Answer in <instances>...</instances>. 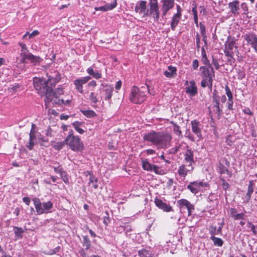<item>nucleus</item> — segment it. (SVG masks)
I'll list each match as a JSON object with an SVG mask.
<instances>
[{"mask_svg":"<svg viewBox=\"0 0 257 257\" xmlns=\"http://www.w3.org/2000/svg\"><path fill=\"white\" fill-rule=\"evenodd\" d=\"M33 85L38 93L42 97H45V105L46 108H48L54 96L53 89L48 86L47 81L44 78L34 77Z\"/></svg>","mask_w":257,"mask_h":257,"instance_id":"f257e3e1","label":"nucleus"},{"mask_svg":"<svg viewBox=\"0 0 257 257\" xmlns=\"http://www.w3.org/2000/svg\"><path fill=\"white\" fill-rule=\"evenodd\" d=\"M143 138L145 141L151 142L158 148H166L170 146L172 138L169 133L153 131L144 135Z\"/></svg>","mask_w":257,"mask_h":257,"instance_id":"f03ea898","label":"nucleus"},{"mask_svg":"<svg viewBox=\"0 0 257 257\" xmlns=\"http://www.w3.org/2000/svg\"><path fill=\"white\" fill-rule=\"evenodd\" d=\"M149 88L147 85L143 86L140 88L134 86L131 89L130 100L135 104H141L146 100Z\"/></svg>","mask_w":257,"mask_h":257,"instance_id":"7ed1b4c3","label":"nucleus"},{"mask_svg":"<svg viewBox=\"0 0 257 257\" xmlns=\"http://www.w3.org/2000/svg\"><path fill=\"white\" fill-rule=\"evenodd\" d=\"M65 143L74 152H81L84 149V145L80 138L78 136H74L72 131L69 132V134L65 138Z\"/></svg>","mask_w":257,"mask_h":257,"instance_id":"20e7f679","label":"nucleus"},{"mask_svg":"<svg viewBox=\"0 0 257 257\" xmlns=\"http://www.w3.org/2000/svg\"><path fill=\"white\" fill-rule=\"evenodd\" d=\"M32 200L38 214L51 212V210L53 207V204L50 201L42 203L38 198H34Z\"/></svg>","mask_w":257,"mask_h":257,"instance_id":"39448f33","label":"nucleus"},{"mask_svg":"<svg viewBox=\"0 0 257 257\" xmlns=\"http://www.w3.org/2000/svg\"><path fill=\"white\" fill-rule=\"evenodd\" d=\"M208 186V184L206 182L203 181H193L190 183L187 186V188L194 194H197L200 191L202 188Z\"/></svg>","mask_w":257,"mask_h":257,"instance_id":"423d86ee","label":"nucleus"},{"mask_svg":"<svg viewBox=\"0 0 257 257\" xmlns=\"http://www.w3.org/2000/svg\"><path fill=\"white\" fill-rule=\"evenodd\" d=\"M200 70L202 78L209 79L210 82L213 81V78L215 77V72L212 66H201Z\"/></svg>","mask_w":257,"mask_h":257,"instance_id":"0eeeda50","label":"nucleus"},{"mask_svg":"<svg viewBox=\"0 0 257 257\" xmlns=\"http://www.w3.org/2000/svg\"><path fill=\"white\" fill-rule=\"evenodd\" d=\"M91 79L90 76H85L76 79L74 81V84L76 90L81 94L83 93V85Z\"/></svg>","mask_w":257,"mask_h":257,"instance_id":"6e6552de","label":"nucleus"},{"mask_svg":"<svg viewBox=\"0 0 257 257\" xmlns=\"http://www.w3.org/2000/svg\"><path fill=\"white\" fill-rule=\"evenodd\" d=\"M21 56L22 58V61L24 63L26 62V59L30 61L31 63L35 64L40 62V57L35 56L31 53H21Z\"/></svg>","mask_w":257,"mask_h":257,"instance_id":"1a4fd4ad","label":"nucleus"},{"mask_svg":"<svg viewBox=\"0 0 257 257\" xmlns=\"http://www.w3.org/2000/svg\"><path fill=\"white\" fill-rule=\"evenodd\" d=\"M146 8L147 2L145 1H140L135 7V11L140 14H143L144 16H147L148 13V11H146Z\"/></svg>","mask_w":257,"mask_h":257,"instance_id":"9d476101","label":"nucleus"},{"mask_svg":"<svg viewBox=\"0 0 257 257\" xmlns=\"http://www.w3.org/2000/svg\"><path fill=\"white\" fill-rule=\"evenodd\" d=\"M244 39L247 41L248 45L251 47L257 52V37L253 34H248L244 35Z\"/></svg>","mask_w":257,"mask_h":257,"instance_id":"9b49d317","label":"nucleus"},{"mask_svg":"<svg viewBox=\"0 0 257 257\" xmlns=\"http://www.w3.org/2000/svg\"><path fill=\"white\" fill-rule=\"evenodd\" d=\"M163 3L161 11L163 16H165L167 13L174 6V0H162Z\"/></svg>","mask_w":257,"mask_h":257,"instance_id":"f8f14e48","label":"nucleus"},{"mask_svg":"<svg viewBox=\"0 0 257 257\" xmlns=\"http://www.w3.org/2000/svg\"><path fill=\"white\" fill-rule=\"evenodd\" d=\"M192 131L199 139L202 138L201 129L202 125L201 123L194 120L191 122Z\"/></svg>","mask_w":257,"mask_h":257,"instance_id":"ddd939ff","label":"nucleus"},{"mask_svg":"<svg viewBox=\"0 0 257 257\" xmlns=\"http://www.w3.org/2000/svg\"><path fill=\"white\" fill-rule=\"evenodd\" d=\"M178 202L179 203L181 209H183V208L187 209L188 215H190L191 210L194 209V206L186 199H181Z\"/></svg>","mask_w":257,"mask_h":257,"instance_id":"4468645a","label":"nucleus"},{"mask_svg":"<svg viewBox=\"0 0 257 257\" xmlns=\"http://www.w3.org/2000/svg\"><path fill=\"white\" fill-rule=\"evenodd\" d=\"M154 202L155 205L160 209L163 210L164 211L169 212L172 210V207L169 205L164 203L160 199L156 198Z\"/></svg>","mask_w":257,"mask_h":257,"instance_id":"2eb2a0df","label":"nucleus"},{"mask_svg":"<svg viewBox=\"0 0 257 257\" xmlns=\"http://www.w3.org/2000/svg\"><path fill=\"white\" fill-rule=\"evenodd\" d=\"M48 79L46 80L47 81V83H49L50 84V87H55V85L60 81L61 78L60 74L56 72L54 75H48Z\"/></svg>","mask_w":257,"mask_h":257,"instance_id":"dca6fc26","label":"nucleus"},{"mask_svg":"<svg viewBox=\"0 0 257 257\" xmlns=\"http://www.w3.org/2000/svg\"><path fill=\"white\" fill-rule=\"evenodd\" d=\"M186 92L190 96H194L197 93V88L194 81H190V85L186 88Z\"/></svg>","mask_w":257,"mask_h":257,"instance_id":"f3484780","label":"nucleus"},{"mask_svg":"<svg viewBox=\"0 0 257 257\" xmlns=\"http://www.w3.org/2000/svg\"><path fill=\"white\" fill-rule=\"evenodd\" d=\"M228 6L231 12L234 15L239 14V3L238 1H234L232 2L229 3Z\"/></svg>","mask_w":257,"mask_h":257,"instance_id":"a211bd4d","label":"nucleus"},{"mask_svg":"<svg viewBox=\"0 0 257 257\" xmlns=\"http://www.w3.org/2000/svg\"><path fill=\"white\" fill-rule=\"evenodd\" d=\"M117 6L116 0H114L113 3L111 4H106L104 6L99 7H95L94 8L95 10L97 11H101L103 12H106L109 10H111L114 8H115Z\"/></svg>","mask_w":257,"mask_h":257,"instance_id":"6ab92c4d","label":"nucleus"},{"mask_svg":"<svg viewBox=\"0 0 257 257\" xmlns=\"http://www.w3.org/2000/svg\"><path fill=\"white\" fill-rule=\"evenodd\" d=\"M150 7V14L157 20H158L160 16L159 6H151Z\"/></svg>","mask_w":257,"mask_h":257,"instance_id":"aec40b11","label":"nucleus"},{"mask_svg":"<svg viewBox=\"0 0 257 257\" xmlns=\"http://www.w3.org/2000/svg\"><path fill=\"white\" fill-rule=\"evenodd\" d=\"M219 96L213 93L212 102L214 103V107L216 108V113H217V115L220 116L221 115V112H222V109L219 107Z\"/></svg>","mask_w":257,"mask_h":257,"instance_id":"412c9836","label":"nucleus"},{"mask_svg":"<svg viewBox=\"0 0 257 257\" xmlns=\"http://www.w3.org/2000/svg\"><path fill=\"white\" fill-rule=\"evenodd\" d=\"M103 90L104 91L105 100H110L114 90L113 87L110 85H106Z\"/></svg>","mask_w":257,"mask_h":257,"instance_id":"4be33fe9","label":"nucleus"},{"mask_svg":"<svg viewBox=\"0 0 257 257\" xmlns=\"http://www.w3.org/2000/svg\"><path fill=\"white\" fill-rule=\"evenodd\" d=\"M87 73L90 75L92 76L94 78L98 79L101 78L102 74L101 73L94 71L93 68L92 67H88L86 70Z\"/></svg>","mask_w":257,"mask_h":257,"instance_id":"5701e85b","label":"nucleus"},{"mask_svg":"<svg viewBox=\"0 0 257 257\" xmlns=\"http://www.w3.org/2000/svg\"><path fill=\"white\" fill-rule=\"evenodd\" d=\"M168 71H165L164 72V75L168 78H172L174 77L176 74V68L175 67L171 66H168Z\"/></svg>","mask_w":257,"mask_h":257,"instance_id":"b1692460","label":"nucleus"},{"mask_svg":"<svg viewBox=\"0 0 257 257\" xmlns=\"http://www.w3.org/2000/svg\"><path fill=\"white\" fill-rule=\"evenodd\" d=\"M142 168L144 170L148 171H152V167L153 165L150 163L147 160H142Z\"/></svg>","mask_w":257,"mask_h":257,"instance_id":"393cba45","label":"nucleus"},{"mask_svg":"<svg viewBox=\"0 0 257 257\" xmlns=\"http://www.w3.org/2000/svg\"><path fill=\"white\" fill-rule=\"evenodd\" d=\"M97 183H98V179L95 175L89 177L88 184L89 185H90L91 184H92V187L95 189H97L98 187Z\"/></svg>","mask_w":257,"mask_h":257,"instance_id":"a878e982","label":"nucleus"},{"mask_svg":"<svg viewBox=\"0 0 257 257\" xmlns=\"http://www.w3.org/2000/svg\"><path fill=\"white\" fill-rule=\"evenodd\" d=\"M82 245L85 247L86 250L88 249L91 246V241L87 235L83 236Z\"/></svg>","mask_w":257,"mask_h":257,"instance_id":"bb28decb","label":"nucleus"},{"mask_svg":"<svg viewBox=\"0 0 257 257\" xmlns=\"http://www.w3.org/2000/svg\"><path fill=\"white\" fill-rule=\"evenodd\" d=\"M81 113L88 118H91L97 116L95 111L92 110H81Z\"/></svg>","mask_w":257,"mask_h":257,"instance_id":"cd10ccee","label":"nucleus"},{"mask_svg":"<svg viewBox=\"0 0 257 257\" xmlns=\"http://www.w3.org/2000/svg\"><path fill=\"white\" fill-rule=\"evenodd\" d=\"M138 255L140 257H153L151 252L146 249H142L139 250Z\"/></svg>","mask_w":257,"mask_h":257,"instance_id":"c85d7f7f","label":"nucleus"},{"mask_svg":"<svg viewBox=\"0 0 257 257\" xmlns=\"http://www.w3.org/2000/svg\"><path fill=\"white\" fill-rule=\"evenodd\" d=\"M88 100L93 103H97L98 102V99L97 98V94L94 92H91L89 95Z\"/></svg>","mask_w":257,"mask_h":257,"instance_id":"c756f323","label":"nucleus"},{"mask_svg":"<svg viewBox=\"0 0 257 257\" xmlns=\"http://www.w3.org/2000/svg\"><path fill=\"white\" fill-rule=\"evenodd\" d=\"M81 124V123L78 121H75L72 123V125L75 130L79 134H83L84 133V131L80 127Z\"/></svg>","mask_w":257,"mask_h":257,"instance_id":"7c9ffc66","label":"nucleus"},{"mask_svg":"<svg viewBox=\"0 0 257 257\" xmlns=\"http://www.w3.org/2000/svg\"><path fill=\"white\" fill-rule=\"evenodd\" d=\"M54 166L52 167L54 169V172L58 174H60L62 173L63 171H64L63 168L61 165H60L58 162H55L54 163Z\"/></svg>","mask_w":257,"mask_h":257,"instance_id":"2f4dec72","label":"nucleus"},{"mask_svg":"<svg viewBox=\"0 0 257 257\" xmlns=\"http://www.w3.org/2000/svg\"><path fill=\"white\" fill-rule=\"evenodd\" d=\"M237 48L236 47L234 46V42L233 41L228 40L225 42V49L230 51H232L233 48Z\"/></svg>","mask_w":257,"mask_h":257,"instance_id":"473e14b6","label":"nucleus"},{"mask_svg":"<svg viewBox=\"0 0 257 257\" xmlns=\"http://www.w3.org/2000/svg\"><path fill=\"white\" fill-rule=\"evenodd\" d=\"M203 80L201 82V85L202 87H206V86H208L209 88H211L212 86V81L210 82L209 81V79L202 78Z\"/></svg>","mask_w":257,"mask_h":257,"instance_id":"72a5a7b5","label":"nucleus"},{"mask_svg":"<svg viewBox=\"0 0 257 257\" xmlns=\"http://www.w3.org/2000/svg\"><path fill=\"white\" fill-rule=\"evenodd\" d=\"M61 179L66 184H69V179L67 173L65 171H63L60 174Z\"/></svg>","mask_w":257,"mask_h":257,"instance_id":"f704fd0d","label":"nucleus"},{"mask_svg":"<svg viewBox=\"0 0 257 257\" xmlns=\"http://www.w3.org/2000/svg\"><path fill=\"white\" fill-rule=\"evenodd\" d=\"M211 239L213 241L214 245L218 246H221L222 245L223 241L221 238L212 236Z\"/></svg>","mask_w":257,"mask_h":257,"instance_id":"c9c22d12","label":"nucleus"},{"mask_svg":"<svg viewBox=\"0 0 257 257\" xmlns=\"http://www.w3.org/2000/svg\"><path fill=\"white\" fill-rule=\"evenodd\" d=\"M253 192V185L252 181H250L249 182V184L248 186V190L246 194V197H247L248 199H249L251 195Z\"/></svg>","mask_w":257,"mask_h":257,"instance_id":"e433bc0d","label":"nucleus"},{"mask_svg":"<svg viewBox=\"0 0 257 257\" xmlns=\"http://www.w3.org/2000/svg\"><path fill=\"white\" fill-rule=\"evenodd\" d=\"M152 169V171H154L156 174L163 175L164 174V170L157 165H153Z\"/></svg>","mask_w":257,"mask_h":257,"instance_id":"4c0bfd02","label":"nucleus"},{"mask_svg":"<svg viewBox=\"0 0 257 257\" xmlns=\"http://www.w3.org/2000/svg\"><path fill=\"white\" fill-rule=\"evenodd\" d=\"M66 145L65 140L63 142H57L53 145V148L58 151L62 149L63 147Z\"/></svg>","mask_w":257,"mask_h":257,"instance_id":"58836bf2","label":"nucleus"},{"mask_svg":"<svg viewBox=\"0 0 257 257\" xmlns=\"http://www.w3.org/2000/svg\"><path fill=\"white\" fill-rule=\"evenodd\" d=\"M188 170L185 168L184 165H182L180 167V169L178 171V173L181 176L184 177L187 174Z\"/></svg>","mask_w":257,"mask_h":257,"instance_id":"ea45409f","label":"nucleus"},{"mask_svg":"<svg viewBox=\"0 0 257 257\" xmlns=\"http://www.w3.org/2000/svg\"><path fill=\"white\" fill-rule=\"evenodd\" d=\"M192 14L194 16V23L197 26H198V17H197V12L196 10V7H193L192 10Z\"/></svg>","mask_w":257,"mask_h":257,"instance_id":"a19ab883","label":"nucleus"},{"mask_svg":"<svg viewBox=\"0 0 257 257\" xmlns=\"http://www.w3.org/2000/svg\"><path fill=\"white\" fill-rule=\"evenodd\" d=\"M192 157L193 155L191 152H188L185 154V159L187 162H191L193 160Z\"/></svg>","mask_w":257,"mask_h":257,"instance_id":"79ce46f5","label":"nucleus"},{"mask_svg":"<svg viewBox=\"0 0 257 257\" xmlns=\"http://www.w3.org/2000/svg\"><path fill=\"white\" fill-rule=\"evenodd\" d=\"M79 253L82 257H101L100 255H91L89 256L86 253L84 248H81L79 251Z\"/></svg>","mask_w":257,"mask_h":257,"instance_id":"37998d69","label":"nucleus"},{"mask_svg":"<svg viewBox=\"0 0 257 257\" xmlns=\"http://www.w3.org/2000/svg\"><path fill=\"white\" fill-rule=\"evenodd\" d=\"M38 141L41 146L47 147L45 144L49 142L48 139H46L43 137H40L38 138Z\"/></svg>","mask_w":257,"mask_h":257,"instance_id":"c03bdc74","label":"nucleus"},{"mask_svg":"<svg viewBox=\"0 0 257 257\" xmlns=\"http://www.w3.org/2000/svg\"><path fill=\"white\" fill-rule=\"evenodd\" d=\"M177 25V14H175L173 17L172 22L171 23L172 29L174 30Z\"/></svg>","mask_w":257,"mask_h":257,"instance_id":"a18cd8bd","label":"nucleus"},{"mask_svg":"<svg viewBox=\"0 0 257 257\" xmlns=\"http://www.w3.org/2000/svg\"><path fill=\"white\" fill-rule=\"evenodd\" d=\"M218 169L219 173L221 174H224L226 172H228V170L222 164H219Z\"/></svg>","mask_w":257,"mask_h":257,"instance_id":"49530a36","label":"nucleus"},{"mask_svg":"<svg viewBox=\"0 0 257 257\" xmlns=\"http://www.w3.org/2000/svg\"><path fill=\"white\" fill-rule=\"evenodd\" d=\"M36 139L35 131L32 128L29 134V140L34 141Z\"/></svg>","mask_w":257,"mask_h":257,"instance_id":"de8ad7c7","label":"nucleus"},{"mask_svg":"<svg viewBox=\"0 0 257 257\" xmlns=\"http://www.w3.org/2000/svg\"><path fill=\"white\" fill-rule=\"evenodd\" d=\"M19 45L22 48V50H21L22 53H28L29 50H28V49L27 47V46L25 44L21 43L19 44Z\"/></svg>","mask_w":257,"mask_h":257,"instance_id":"09e8293b","label":"nucleus"},{"mask_svg":"<svg viewBox=\"0 0 257 257\" xmlns=\"http://www.w3.org/2000/svg\"><path fill=\"white\" fill-rule=\"evenodd\" d=\"M202 62L206 65L205 66H211V64L208 60L207 56L204 57H202L201 58Z\"/></svg>","mask_w":257,"mask_h":257,"instance_id":"8fccbe9b","label":"nucleus"},{"mask_svg":"<svg viewBox=\"0 0 257 257\" xmlns=\"http://www.w3.org/2000/svg\"><path fill=\"white\" fill-rule=\"evenodd\" d=\"M248 226L251 228V231L254 235L257 234V230H255V226L254 225L249 222L248 223Z\"/></svg>","mask_w":257,"mask_h":257,"instance_id":"3c124183","label":"nucleus"},{"mask_svg":"<svg viewBox=\"0 0 257 257\" xmlns=\"http://www.w3.org/2000/svg\"><path fill=\"white\" fill-rule=\"evenodd\" d=\"M224 52L226 56L228 57H230L231 59L233 58V52L232 51H230L225 49Z\"/></svg>","mask_w":257,"mask_h":257,"instance_id":"603ef678","label":"nucleus"},{"mask_svg":"<svg viewBox=\"0 0 257 257\" xmlns=\"http://www.w3.org/2000/svg\"><path fill=\"white\" fill-rule=\"evenodd\" d=\"M245 215L243 213H237L235 215L234 219L235 220L244 219Z\"/></svg>","mask_w":257,"mask_h":257,"instance_id":"864d4df0","label":"nucleus"},{"mask_svg":"<svg viewBox=\"0 0 257 257\" xmlns=\"http://www.w3.org/2000/svg\"><path fill=\"white\" fill-rule=\"evenodd\" d=\"M60 250V246H58L56 247H55L54 249L51 250L50 251V252L48 253V254L50 255H53L54 254H55L56 253L59 252Z\"/></svg>","mask_w":257,"mask_h":257,"instance_id":"5fc2aeb1","label":"nucleus"},{"mask_svg":"<svg viewBox=\"0 0 257 257\" xmlns=\"http://www.w3.org/2000/svg\"><path fill=\"white\" fill-rule=\"evenodd\" d=\"M34 145H35L34 141H31L29 140V142L26 146L29 149V150H32L34 148Z\"/></svg>","mask_w":257,"mask_h":257,"instance_id":"6e6d98bb","label":"nucleus"},{"mask_svg":"<svg viewBox=\"0 0 257 257\" xmlns=\"http://www.w3.org/2000/svg\"><path fill=\"white\" fill-rule=\"evenodd\" d=\"M40 34V32L38 30H34L32 33H29V39H32L35 36H38Z\"/></svg>","mask_w":257,"mask_h":257,"instance_id":"4d7b16f0","label":"nucleus"},{"mask_svg":"<svg viewBox=\"0 0 257 257\" xmlns=\"http://www.w3.org/2000/svg\"><path fill=\"white\" fill-rule=\"evenodd\" d=\"M60 100H61V99H59L58 98L56 95H55V93L54 92V98H53L51 102L53 101V103L54 104H60Z\"/></svg>","mask_w":257,"mask_h":257,"instance_id":"13d9d810","label":"nucleus"},{"mask_svg":"<svg viewBox=\"0 0 257 257\" xmlns=\"http://www.w3.org/2000/svg\"><path fill=\"white\" fill-rule=\"evenodd\" d=\"M212 64L214 65L216 69H218L219 68L220 65H219L216 59H215L213 57L212 61Z\"/></svg>","mask_w":257,"mask_h":257,"instance_id":"bf43d9fd","label":"nucleus"},{"mask_svg":"<svg viewBox=\"0 0 257 257\" xmlns=\"http://www.w3.org/2000/svg\"><path fill=\"white\" fill-rule=\"evenodd\" d=\"M199 66V62L197 59H195L192 62V67L194 69H196Z\"/></svg>","mask_w":257,"mask_h":257,"instance_id":"052dcab7","label":"nucleus"},{"mask_svg":"<svg viewBox=\"0 0 257 257\" xmlns=\"http://www.w3.org/2000/svg\"><path fill=\"white\" fill-rule=\"evenodd\" d=\"M200 31L202 36H204L205 34V26L202 24L201 23H200Z\"/></svg>","mask_w":257,"mask_h":257,"instance_id":"680f3d73","label":"nucleus"},{"mask_svg":"<svg viewBox=\"0 0 257 257\" xmlns=\"http://www.w3.org/2000/svg\"><path fill=\"white\" fill-rule=\"evenodd\" d=\"M110 221V219L109 216H105L103 218V223L107 226L108 223Z\"/></svg>","mask_w":257,"mask_h":257,"instance_id":"e2e57ef3","label":"nucleus"},{"mask_svg":"<svg viewBox=\"0 0 257 257\" xmlns=\"http://www.w3.org/2000/svg\"><path fill=\"white\" fill-rule=\"evenodd\" d=\"M125 229V226H119L117 227L116 228V231L118 233H121Z\"/></svg>","mask_w":257,"mask_h":257,"instance_id":"0e129e2a","label":"nucleus"},{"mask_svg":"<svg viewBox=\"0 0 257 257\" xmlns=\"http://www.w3.org/2000/svg\"><path fill=\"white\" fill-rule=\"evenodd\" d=\"M71 102V100H67L65 101L63 99H61L60 103L59 105H69Z\"/></svg>","mask_w":257,"mask_h":257,"instance_id":"69168bd1","label":"nucleus"},{"mask_svg":"<svg viewBox=\"0 0 257 257\" xmlns=\"http://www.w3.org/2000/svg\"><path fill=\"white\" fill-rule=\"evenodd\" d=\"M230 216L232 218H234L235 215L237 214L236 210L234 208H231L230 209Z\"/></svg>","mask_w":257,"mask_h":257,"instance_id":"338daca9","label":"nucleus"},{"mask_svg":"<svg viewBox=\"0 0 257 257\" xmlns=\"http://www.w3.org/2000/svg\"><path fill=\"white\" fill-rule=\"evenodd\" d=\"M121 85L122 82L120 80L117 81L115 86V89L119 90L121 87Z\"/></svg>","mask_w":257,"mask_h":257,"instance_id":"774afa93","label":"nucleus"}]
</instances>
